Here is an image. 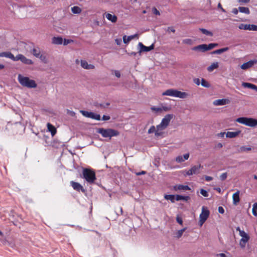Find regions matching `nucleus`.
Masks as SVG:
<instances>
[{
	"label": "nucleus",
	"mask_w": 257,
	"mask_h": 257,
	"mask_svg": "<svg viewBox=\"0 0 257 257\" xmlns=\"http://www.w3.org/2000/svg\"><path fill=\"white\" fill-rule=\"evenodd\" d=\"M176 161L178 163H181L184 161V159H183V158L182 156H177L176 158Z\"/></svg>",
	"instance_id": "46"
},
{
	"label": "nucleus",
	"mask_w": 257,
	"mask_h": 257,
	"mask_svg": "<svg viewBox=\"0 0 257 257\" xmlns=\"http://www.w3.org/2000/svg\"><path fill=\"white\" fill-rule=\"evenodd\" d=\"M218 65H210L207 67V70L211 72L213 71L215 69H217L218 68Z\"/></svg>",
	"instance_id": "42"
},
{
	"label": "nucleus",
	"mask_w": 257,
	"mask_h": 257,
	"mask_svg": "<svg viewBox=\"0 0 257 257\" xmlns=\"http://www.w3.org/2000/svg\"><path fill=\"white\" fill-rule=\"evenodd\" d=\"M164 198L166 200H170L172 203L175 202V200H176V196L173 195H165L164 196Z\"/></svg>",
	"instance_id": "33"
},
{
	"label": "nucleus",
	"mask_w": 257,
	"mask_h": 257,
	"mask_svg": "<svg viewBox=\"0 0 257 257\" xmlns=\"http://www.w3.org/2000/svg\"><path fill=\"white\" fill-rule=\"evenodd\" d=\"M161 109L162 113L163 112H167L170 111L171 109V107L170 106H167V105H162L161 106Z\"/></svg>",
	"instance_id": "39"
},
{
	"label": "nucleus",
	"mask_w": 257,
	"mask_h": 257,
	"mask_svg": "<svg viewBox=\"0 0 257 257\" xmlns=\"http://www.w3.org/2000/svg\"><path fill=\"white\" fill-rule=\"evenodd\" d=\"M38 58H39L41 60L42 63H47V56L45 53H41Z\"/></svg>",
	"instance_id": "28"
},
{
	"label": "nucleus",
	"mask_w": 257,
	"mask_h": 257,
	"mask_svg": "<svg viewBox=\"0 0 257 257\" xmlns=\"http://www.w3.org/2000/svg\"><path fill=\"white\" fill-rule=\"evenodd\" d=\"M193 81L196 85H200V79L199 78L194 79Z\"/></svg>",
	"instance_id": "55"
},
{
	"label": "nucleus",
	"mask_w": 257,
	"mask_h": 257,
	"mask_svg": "<svg viewBox=\"0 0 257 257\" xmlns=\"http://www.w3.org/2000/svg\"><path fill=\"white\" fill-rule=\"evenodd\" d=\"M162 95H166L181 99H185L189 96V94L185 92L179 91L177 89H169L165 91L162 93Z\"/></svg>",
	"instance_id": "1"
},
{
	"label": "nucleus",
	"mask_w": 257,
	"mask_h": 257,
	"mask_svg": "<svg viewBox=\"0 0 257 257\" xmlns=\"http://www.w3.org/2000/svg\"><path fill=\"white\" fill-rule=\"evenodd\" d=\"M236 121L251 127H254L257 125V119L251 117H238L236 119Z\"/></svg>",
	"instance_id": "4"
},
{
	"label": "nucleus",
	"mask_w": 257,
	"mask_h": 257,
	"mask_svg": "<svg viewBox=\"0 0 257 257\" xmlns=\"http://www.w3.org/2000/svg\"><path fill=\"white\" fill-rule=\"evenodd\" d=\"M115 43L117 44V45H120L121 43V39H116L115 40Z\"/></svg>",
	"instance_id": "61"
},
{
	"label": "nucleus",
	"mask_w": 257,
	"mask_h": 257,
	"mask_svg": "<svg viewBox=\"0 0 257 257\" xmlns=\"http://www.w3.org/2000/svg\"><path fill=\"white\" fill-rule=\"evenodd\" d=\"M189 157V153L185 154L183 156V159H184V161L188 160Z\"/></svg>",
	"instance_id": "56"
},
{
	"label": "nucleus",
	"mask_w": 257,
	"mask_h": 257,
	"mask_svg": "<svg viewBox=\"0 0 257 257\" xmlns=\"http://www.w3.org/2000/svg\"><path fill=\"white\" fill-rule=\"evenodd\" d=\"M63 39L61 37H54L52 39V43L55 45H61L63 43Z\"/></svg>",
	"instance_id": "18"
},
{
	"label": "nucleus",
	"mask_w": 257,
	"mask_h": 257,
	"mask_svg": "<svg viewBox=\"0 0 257 257\" xmlns=\"http://www.w3.org/2000/svg\"><path fill=\"white\" fill-rule=\"evenodd\" d=\"M183 43L185 44L191 45L193 43V41L190 39H186L183 40Z\"/></svg>",
	"instance_id": "44"
},
{
	"label": "nucleus",
	"mask_w": 257,
	"mask_h": 257,
	"mask_svg": "<svg viewBox=\"0 0 257 257\" xmlns=\"http://www.w3.org/2000/svg\"><path fill=\"white\" fill-rule=\"evenodd\" d=\"M154 48V45L152 44L149 47H147L144 45L142 43L139 42L138 45V53L140 55L141 53L144 52H149L153 50Z\"/></svg>",
	"instance_id": "11"
},
{
	"label": "nucleus",
	"mask_w": 257,
	"mask_h": 257,
	"mask_svg": "<svg viewBox=\"0 0 257 257\" xmlns=\"http://www.w3.org/2000/svg\"><path fill=\"white\" fill-rule=\"evenodd\" d=\"M226 133L225 132H221L220 133H219L217 136L218 137H221V138H223L224 136V135L225 134L226 135Z\"/></svg>",
	"instance_id": "62"
},
{
	"label": "nucleus",
	"mask_w": 257,
	"mask_h": 257,
	"mask_svg": "<svg viewBox=\"0 0 257 257\" xmlns=\"http://www.w3.org/2000/svg\"><path fill=\"white\" fill-rule=\"evenodd\" d=\"M217 7L218 9H220V10H221L222 12H225V10L221 6V5L220 3H219L218 4V6H217Z\"/></svg>",
	"instance_id": "59"
},
{
	"label": "nucleus",
	"mask_w": 257,
	"mask_h": 257,
	"mask_svg": "<svg viewBox=\"0 0 257 257\" xmlns=\"http://www.w3.org/2000/svg\"><path fill=\"white\" fill-rule=\"evenodd\" d=\"M137 37L138 38V35L137 34H136L134 35L129 36L128 37H126V36L124 35L123 37V42L124 44L128 43L130 41H131L134 38Z\"/></svg>",
	"instance_id": "19"
},
{
	"label": "nucleus",
	"mask_w": 257,
	"mask_h": 257,
	"mask_svg": "<svg viewBox=\"0 0 257 257\" xmlns=\"http://www.w3.org/2000/svg\"><path fill=\"white\" fill-rule=\"evenodd\" d=\"M110 74L112 75L115 76L117 78H119L121 77V73L120 71L117 70H111Z\"/></svg>",
	"instance_id": "30"
},
{
	"label": "nucleus",
	"mask_w": 257,
	"mask_h": 257,
	"mask_svg": "<svg viewBox=\"0 0 257 257\" xmlns=\"http://www.w3.org/2000/svg\"><path fill=\"white\" fill-rule=\"evenodd\" d=\"M204 177H205V180L207 181H210L213 179V178L212 177L208 176H205Z\"/></svg>",
	"instance_id": "57"
},
{
	"label": "nucleus",
	"mask_w": 257,
	"mask_h": 257,
	"mask_svg": "<svg viewBox=\"0 0 257 257\" xmlns=\"http://www.w3.org/2000/svg\"><path fill=\"white\" fill-rule=\"evenodd\" d=\"M238 10L240 13H244L247 15L250 14V11L249 9L246 7H239L238 8Z\"/></svg>",
	"instance_id": "31"
},
{
	"label": "nucleus",
	"mask_w": 257,
	"mask_h": 257,
	"mask_svg": "<svg viewBox=\"0 0 257 257\" xmlns=\"http://www.w3.org/2000/svg\"><path fill=\"white\" fill-rule=\"evenodd\" d=\"M252 209L257 211V202L253 204Z\"/></svg>",
	"instance_id": "64"
},
{
	"label": "nucleus",
	"mask_w": 257,
	"mask_h": 257,
	"mask_svg": "<svg viewBox=\"0 0 257 257\" xmlns=\"http://www.w3.org/2000/svg\"><path fill=\"white\" fill-rule=\"evenodd\" d=\"M70 184L74 190L77 191H81L82 192H85V189L80 184L73 181H71Z\"/></svg>",
	"instance_id": "14"
},
{
	"label": "nucleus",
	"mask_w": 257,
	"mask_h": 257,
	"mask_svg": "<svg viewBox=\"0 0 257 257\" xmlns=\"http://www.w3.org/2000/svg\"><path fill=\"white\" fill-rule=\"evenodd\" d=\"M201 84L202 86H203L205 87H206V88H208L210 86V84L203 78H202L201 79Z\"/></svg>",
	"instance_id": "40"
},
{
	"label": "nucleus",
	"mask_w": 257,
	"mask_h": 257,
	"mask_svg": "<svg viewBox=\"0 0 257 257\" xmlns=\"http://www.w3.org/2000/svg\"><path fill=\"white\" fill-rule=\"evenodd\" d=\"M230 101L228 98H222L220 99H216L213 101L212 104L214 106H221L229 104Z\"/></svg>",
	"instance_id": "13"
},
{
	"label": "nucleus",
	"mask_w": 257,
	"mask_h": 257,
	"mask_svg": "<svg viewBox=\"0 0 257 257\" xmlns=\"http://www.w3.org/2000/svg\"><path fill=\"white\" fill-rule=\"evenodd\" d=\"M156 131V127H155V126L152 125L150 128V129L148 130V133L149 134H152V133H155Z\"/></svg>",
	"instance_id": "45"
},
{
	"label": "nucleus",
	"mask_w": 257,
	"mask_h": 257,
	"mask_svg": "<svg viewBox=\"0 0 257 257\" xmlns=\"http://www.w3.org/2000/svg\"><path fill=\"white\" fill-rule=\"evenodd\" d=\"M189 199H190V197L188 196H181V195H177L176 196V200H177V201H180L181 200L187 201Z\"/></svg>",
	"instance_id": "32"
},
{
	"label": "nucleus",
	"mask_w": 257,
	"mask_h": 257,
	"mask_svg": "<svg viewBox=\"0 0 257 257\" xmlns=\"http://www.w3.org/2000/svg\"><path fill=\"white\" fill-rule=\"evenodd\" d=\"M228 50V47H225L223 48H221L220 49L215 50V51L212 52L211 53L213 54H220L224 52L227 51Z\"/></svg>",
	"instance_id": "26"
},
{
	"label": "nucleus",
	"mask_w": 257,
	"mask_h": 257,
	"mask_svg": "<svg viewBox=\"0 0 257 257\" xmlns=\"http://www.w3.org/2000/svg\"><path fill=\"white\" fill-rule=\"evenodd\" d=\"M82 68L85 69H93L94 68V65H81Z\"/></svg>",
	"instance_id": "48"
},
{
	"label": "nucleus",
	"mask_w": 257,
	"mask_h": 257,
	"mask_svg": "<svg viewBox=\"0 0 257 257\" xmlns=\"http://www.w3.org/2000/svg\"><path fill=\"white\" fill-rule=\"evenodd\" d=\"M218 212L221 214H223L224 212V208L221 206H219L218 207Z\"/></svg>",
	"instance_id": "53"
},
{
	"label": "nucleus",
	"mask_w": 257,
	"mask_h": 257,
	"mask_svg": "<svg viewBox=\"0 0 257 257\" xmlns=\"http://www.w3.org/2000/svg\"><path fill=\"white\" fill-rule=\"evenodd\" d=\"M186 229V228L185 227L182 229H180L179 230H178L176 233V236L175 237H177V238H179L180 237H181V236L182 235L183 232L185 231V230Z\"/></svg>",
	"instance_id": "38"
},
{
	"label": "nucleus",
	"mask_w": 257,
	"mask_h": 257,
	"mask_svg": "<svg viewBox=\"0 0 257 257\" xmlns=\"http://www.w3.org/2000/svg\"><path fill=\"white\" fill-rule=\"evenodd\" d=\"M209 215V211L205 209L204 207L202 208V212L199 216V224L202 226L204 222L207 220Z\"/></svg>",
	"instance_id": "8"
},
{
	"label": "nucleus",
	"mask_w": 257,
	"mask_h": 257,
	"mask_svg": "<svg viewBox=\"0 0 257 257\" xmlns=\"http://www.w3.org/2000/svg\"><path fill=\"white\" fill-rule=\"evenodd\" d=\"M106 18L112 23H115L117 21V17L115 15H112L110 14H107L106 15Z\"/></svg>",
	"instance_id": "24"
},
{
	"label": "nucleus",
	"mask_w": 257,
	"mask_h": 257,
	"mask_svg": "<svg viewBox=\"0 0 257 257\" xmlns=\"http://www.w3.org/2000/svg\"><path fill=\"white\" fill-rule=\"evenodd\" d=\"M13 61H20L24 64H33V61L29 59H27L25 56L22 54H18L16 56H14Z\"/></svg>",
	"instance_id": "9"
},
{
	"label": "nucleus",
	"mask_w": 257,
	"mask_h": 257,
	"mask_svg": "<svg viewBox=\"0 0 257 257\" xmlns=\"http://www.w3.org/2000/svg\"><path fill=\"white\" fill-rule=\"evenodd\" d=\"M200 193L204 197H208V193H207V192L206 190H204L203 189H201L200 190Z\"/></svg>",
	"instance_id": "49"
},
{
	"label": "nucleus",
	"mask_w": 257,
	"mask_h": 257,
	"mask_svg": "<svg viewBox=\"0 0 257 257\" xmlns=\"http://www.w3.org/2000/svg\"><path fill=\"white\" fill-rule=\"evenodd\" d=\"M63 42L64 45H67L70 43V40L68 39H64V41Z\"/></svg>",
	"instance_id": "60"
},
{
	"label": "nucleus",
	"mask_w": 257,
	"mask_h": 257,
	"mask_svg": "<svg viewBox=\"0 0 257 257\" xmlns=\"http://www.w3.org/2000/svg\"><path fill=\"white\" fill-rule=\"evenodd\" d=\"M71 11L73 14H80L81 12V9L79 7L74 6L71 8Z\"/></svg>",
	"instance_id": "34"
},
{
	"label": "nucleus",
	"mask_w": 257,
	"mask_h": 257,
	"mask_svg": "<svg viewBox=\"0 0 257 257\" xmlns=\"http://www.w3.org/2000/svg\"><path fill=\"white\" fill-rule=\"evenodd\" d=\"M151 109L152 111L157 113H162V109L161 107H155V106H152L151 107Z\"/></svg>",
	"instance_id": "35"
},
{
	"label": "nucleus",
	"mask_w": 257,
	"mask_h": 257,
	"mask_svg": "<svg viewBox=\"0 0 257 257\" xmlns=\"http://www.w3.org/2000/svg\"><path fill=\"white\" fill-rule=\"evenodd\" d=\"M192 50L194 51H199L203 52L208 51L206 44H202L197 46L196 47H193L192 48Z\"/></svg>",
	"instance_id": "15"
},
{
	"label": "nucleus",
	"mask_w": 257,
	"mask_h": 257,
	"mask_svg": "<svg viewBox=\"0 0 257 257\" xmlns=\"http://www.w3.org/2000/svg\"><path fill=\"white\" fill-rule=\"evenodd\" d=\"M232 13L235 15H237L238 13V10L236 8H234L232 9Z\"/></svg>",
	"instance_id": "63"
},
{
	"label": "nucleus",
	"mask_w": 257,
	"mask_h": 257,
	"mask_svg": "<svg viewBox=\"0 0 257 257\" xmlns=\"http://www.w3.org/2000/svg\"><path fill=\"white\" fill-rule=\"evenodd\" d=\"M232 199H233V204L234 205H236L238 203H239L240 201L239 198V191H237L235 193H234L232 195Z\"/></svg>",
	"instance_id": "17"
},
{
	"label": "nucleus",
	"mask_w": 257,
	"mask_h": 257,
	"mask_svg": "<svg viewBox=\"0 0 257 257\" xmlns=\"http://www.w3.org/2000/svg\"><path fill=\"white\" fill-rule=\"evenodd\" d=\"M241 133L240 131L236 132H227L226 133V137L228 138H234L238 136Z\"/></svg>",
	"instance_id": "16"
},
{
	"label": "nucleus",
	"mask_w": 257,
	"mask_h": 257,
	"mask_svg": "<svg viewBox=\"0 0 257 257\" xmlns=\"http://www.w3.org/2000/svg\"><path fill=\"white\" fill-rule=\"evenodd\" d=\"M152 12L156 15H160L159 11L155 7L153 8Z\"/></svg>",
	"instance_id": "50"
},
{
	"label": "nucleus",
	"mask_w": 257,
	"mask_h": 257,
	"mask_svg": "<svg viewBox=\"0 0 257 257\" xmlns=\"http://www.w3.org/2000/svg\"><path fill=\"white\" fill-rule=\"evenodd\" d=\"M47 126L48 131L51 132L52 136H54L56 134V128L50 123H48Z\"/></svg>",
	"instance_id": "20"
},
{
	"label": "nucleus",
	"mask_w": 257,
	"mask_h": 257,
	"mask_svg": "<svg viewBox=\"0 0 257 257\" xmlns=\"http://www.w3.org/2000/svg\"><path fill=\"white\" fill-rule=\"evenodd\" d=\"M84 178L89 183H92L96 180L95 172L89 169H84L83 170Z\"/></svg>",
	"instance_id": "5"
},
{
	"label": "nucleus",
	"mask_w": 257,
	"mask_h": 257,
	"mask_svg": "<svg viewBox=\"0 0 257 257\" xmlns=\"http://www.w3.org/2000/svg\"><path fill=\"white\" fill-rule=\"evenodd\" d=\"M176 220H177V222L179 223L180 224L182 225V223H183V220L182 219V218L179 216H177V217H176Z\"/></svg>",
	"instance_id": "51"
},
{
	"label": "nucleus",
	"mask_w": 257,
	"mask_h": 257,
	"mask_svg": "<svg viewBox=\"0 0 257 257\" xmlns=\"http://www.w3.org/2000/svg\"><path fill=\"white\" fill-rule=\"evenodd\" d=\"M80 113L84 116L88 118H90L93 112H88L85 110H80Z\"/></svg>",
	"instance_id": "36"
},
{
	"label": "nucleus",
	"mask_w": 257,
	"mask_h": 257,
	"mask_svg": "<svg viewBox=\"0 0 257 257\" xmlns=\"http://www.w3.org/2000/svg\"><path fill=\"white\" fill-rule=\"evenodd\" d=\"M251 150V148L250 147L241 146L238 150V152L243 153V152L249 151Z\"/></svg>",
	"instance_id": "29"
},
{
	"label": "nucleus",
	"mask_w": 257,
	"mask_h": 257,
	"mask_svg": "<svg viewBox=\"0 0 257 257\" xmlns=\"http://www.w3.org/2000/svg\"><path fill=\"white\" fill-rule=\"evenodd\" d=\"M251 65H241L240 69L243 70H246L248 69Z\"/></svg>",
	"instance_id": "52"
},
{
	"label": "nucleus",
	"mask_w": 257,
	"mask_h": 257,
	"mask_svg": "<svg viewBox=\"0 0 257 257\" xmlns=\"http://www.w3.org/2000/svg\"><path fill=\"white\" fill-rule=\"evenodd\" d=\"M110 116H108V115H103L102 116L103 120H108L109 119H110Z\"/></svg>",
	"instance_id": "54"
},
{
	"label": "nucleus",
	"mask_w": 257,
	"mask_h": 257,
	"mask_svg": "<svg viewBox=\"0 0 257 257\" xmlns=\"http://www.w3.org/2000/svg\"><path fill=\"white\" fill-rule=\"evenodd\" d=\"M164 130H161L160 128H159V126L158 125H157L156 126V131L155 132V135L156 137H159V136H162L163 134V133L162 132V131H163Z\"/></svg>",
	"instance_id": "37"
},
{
	"label": "nucleus",
	"mask_w": 257,
	"mask_h": 257,
	"mask_svg": "<svg viewBox=\"0 0 257 257\" xmlns=\"http://www.w3.org/2000/svg\"><path fill=\"white\" fill-rule=\"evenodd\" d=\"M31 53L37 58L38 57L40 54L41 53L40 49L38 47L33 48L31 50Z\"/></svg>",
	"instance_id": "23"
},
{
	"label": "nucleus",
	"mask_w": 257,
	"mask_h": 257,
	"mask_svg": "<svg viewBox=\"0 0 257 257\" xmlns=\"http://www.w3.org/2000/svg\"><path fill=\"white\" fill-rule=\"evenodd\" d=\"M173 115L171 114H168L166 115L162 119L160 124L158 125L159 128L161 130H165L169 125L171 120L173 118Z\"/></svg>",
	"instance_id": "7"
},
{
	"label": "nucleus",
	"mask_w": 257,
	"mask_h": 257,
	"mask_svg": "<svg viewBox=\"0 0 257 257\" xmlns=\"http://www.w3.org/2000/svg\"><path fill=\"white\" fill-rule=\"evenodd\" d=\"M199 31H201L203 34L212 37L213 36V33L204 28H199Z\"/></svg>",
	"instance_id": "27"
},
{
	"label": "nucleus",
	"mask_w": 257,
	"mask_h": 257,
	"mask_svg": "<svg viewBox=\"0 0 257 257\" xmlns=\"http://www.w3.org/2000/svg\"><path fill=\"white\" fill-rule=\"evenodd\" d=\"M167 31H171L173 33H175V30L174 29V28L173 27H169L168 28V29H167Z\"/></svg>",
	"instance_id": "58"
},
{
	"label": "nucleus",
	"mask_w": 257,
	"mask_h": 257,
	"mask_svg": "<svg viewBox=\"0 0 257 257\" xmlns=\"http://www.w3.org/2000/svg\"><path fill=\"white\" fill-rule=\"evenodd\" d=\"M240 30H248L250 31H257V25L241 24L239 27Z\"/></svg>",
	"instance_id": "12"
},
{
	"label": "nucleus",
	"mask_w": 257,
	"mask_h": 257,
	"mask_svg": "<svg viewBox=\"0 0 257 257\" xmlns=\"http://www.w3.org/2000/svg\"><path fill=\"white\" fill-rule=\"evenodd\" d=\"M96 132L100 134L104 138H109L110 139L112 137L117 136L119 135V132L112 128H98L97 129Z\"/></svg>",
	"instance_id": "3"
},
{
	"label": "nucleus",
	"mask_w": 257,
	"mask_h": 257,
	"mask_svg": "<svg viewBox=\"0 0 257 257\" xmlns=\"http://www.w3.org/2000/svg\"><path fill=\"white\" fill-rule=\"evenodd\" d=\"M0 57H5L13 60L14 55L10 52H4L0 53Z\"/></svg>",
	"instance_id": "22"
},
{
	"label": "nucleus",
	"mask_w": 257,
	"mask_h": 257,
	"mask_svg": "<svg viewBox=\"0 0 257 257\" xmlns=\"http://www.w3.org/2000/svg\"><path fill=\"white\" fill-rule=\"evenodd\" d=\"M239 235L241 237L240 240L239 245L241 248H244L245 246L246 243L249 240V235L243 231H240Z\"/></svg>",
	"instance_id": "10"
},
{
	"label": "nucleus",
	"mask_w": 257,
	"mask_h": 257,
	"mask_svg": "<svg viewBox=\"0 0 257 257\" xmlns=\"http://www.w3.org/2000/svg\"><path fill=\"white\" fill-rule=\"evenodd\" d=\"M19 83L24 87L29 88H34L37 87V84L33 80L30 79L29 77H24L21 74L18 77Z\"/></svg>",
	"instance_id": "2"
},
{
	"label": "nucleus",
	"mask_w": 257,
	"mask_h": 257,
	"mask_svg": "<svg viewBox=\"0 0 257 257\" xmlns=\"http://www.w3.org/2000/svg\"><path fill=\"white\" fill-rule=\"evenodd\" d=\"M227 176V173H223L220 176L219 178L221 181H224L226 179Z\"/></svg>",
	"instance_id": "47"
},
{
	"label": "nucleus",
	"mask_w": 257,
	"mask_h": 257,
	"mask_svg": "<svg viewBox=\"0 0 257 257\" xmlns=\"http://www.w3.org/2000/svg\"><path fill=\"white\" fill-rule=\"evenodd\" d=\"M174 189L176 190H190V188L187 185H179L174 186Z\"/></svg>",
	"instance_id": "25"
},
{
	"label": "nucleus",
	"mask_w": 257,
	"mask_h": 257,
	"mask_svg": "<svg viewBox=\"0 0 257 257\" xmlns=\"http://www.w3.org/2000/svg\"><path fill=\"white\" fill-rule=\"evenodd\" d=\"M218 46V44L217 43H210L208 45H207V50H211L214 48L215 47H216Z\"/></svg>",
	"instance_id": "43"
},
{
	"label": "nucleus",
	"mask_w": 257,
	"mask_h": 257,
	"mask_svg": "<svg viewBox=\"0 0 257 257\" xmlns=\"http://www.w3.org/2000/svg\"><path fill=\"white\" fill-rule=\"evenodd\" d=\"M90 118L94 119L99 120L100 119V116L98 114H96L93 112Z\"/></svg>",
	"instance_id": "41"
},
{
	"label": "nucleus",
	"mask_w": 257,
	"mask_h": 257,
	"mask_svg": "<svg viewBox=\"0 0 257 257\" xmlns=\"http://www.w3.org/2000/svg\"><path fill=\"white\" fill-rule=\"evenodd\" d=\"M242 85L245 88L254 89L257 91V86L253 84L247 82H243Z\"/></svg>",
	"instance_id": "21"
},
{
	"label": "nucleus",
	"mask_w": 257,
	"mask_h": 257,
	"mask_svg": "<svg viewBox=\"0 0 257 257\" xmlns=\"http://www.w3.org/2000/svg\"><path fill=\"white\" fill-rule=\"evenodd\" d=\"M203 166L201 165H194L192 166L188 170H184L182 173L184 176H190L195 174H198L200 172V169L202 168Z\"/></svg>",
	"instance_id": "6"
}]
</instances>
